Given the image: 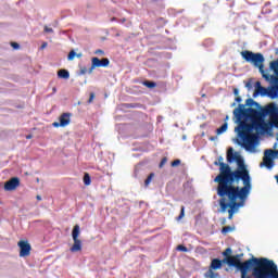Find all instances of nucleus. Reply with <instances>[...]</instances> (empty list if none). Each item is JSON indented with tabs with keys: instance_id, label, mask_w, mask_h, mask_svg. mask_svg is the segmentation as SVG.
<instances>
[{
	"instance_id": "f257e3e1",
	"label": "nucleus",
	"mask_w": 278,
	"mask_h": 278,
	"mask_svg": "<svg viewBox=\"0 0 278 278\" xmlns=\"http://www.w3.org/2000/svg\"><path fill=\"white\" fill-rule=\"evenodd\" d=\"M227 162L231 164L237 162L238 167L231 169L229 164L225 163L223 156H218L214 162V166H219V174L214 178L217 184V197L219 199V207L222 212H227L228 219L233 218L239 207H244L247 199L251 194L253 186L251 185V174L244 164V160L238 152H233V148L227 150Z\"/></svg>"
},
{
	"instance_id": "f03ea898",
	"label": "nucleus",
	"mask_w": 278,
	"mask_h": 278,
	"mask_svg": "<svg viewBox=\"0 0 278 278\" xmlns=\"http://www.w3.org/2000/svg\"><path fill=\"white\" fill-rule=\"evenodd\" d=\"M253 268L252 275L254 278H278L277 264L274 261L262 257H252L239 265L241 275H247Z\"/></svg>"
},
{
	"instance_id": "7ed1b4c3",
	"label": "nucleus",
	"mask_w": 278,
	"mask_h": 278,
	"mask_svg": "<svg viewBox=\"0 0 278 278\" xmlns=\"http://www.w3.org/2000/svg\"><path fill=\"white\" fill-rule=\"evenodd\" d=\"M241 56L243 60H245V62H249L258 68L262 77L266 79V81H278V60L269 63V70H264L265 59L263 53H255L244 50L241 52Z\"/></svg>"
},
{
	"instance_id": "20e7f679",
	"label": "nucleus",
	"mask_w": 278,
	"mask_h": 278,
	"mask_svg": "<svg viewBox=\"0 0 278 278\" xmlns=\"http://www.w3.org/2000/svg\"><path fill=\"white\" fill-rule=\"evenodd\" d=\"M79 225H75L72 230V238L74 240V244L71 247V253H79L81 251V240H79Z\"/></svg>"
},
{
	"instance_id": "39448f33",
	"label": "nucleus",
	"mask_w": 278,
	"mask_h": 278,
	"mask_svg": "<svg viewBox=\"0 0 278 278\" xmlns=\"http://www.w3.org/2000/svg\"><path fill=\"white\" fill-rule=\"evenodd\" d=\"M108 66H110V59H99L97 56H93L91 59V67L89 68L88 73L89 75H92V71H94V68H108Z\"/></svg>"
},
{
	"instance_id": "423d86ee",
	"label": "nucleus",
	"mask_w": 278,
	"mask_h": 278,
	"mask_svg": "<svg viewBox=\"0 0 278 278\" xmlns=\"http://www.w3.org/2000/svg\"><path fill=\"white\" fill-rule=\"evenodd\" d=\"M17 247L20 248V257H29L31 255V244H29V241L21 240L17 242Z\"/></svg>"
},
{
	"instance_id": "0eeeda50",
	"label": "nucleus",
	"mask_w": 278,
	"mask_h": 278,
	"mask_svg": "<svg viewBox=\"0 0 278 278\" xmlns=\"http://www.w3.org/2000/svg\"><path fill=\"white\" fill-rule=\"evenodd\" d=\"M60 122L52 123V127H66L71 125V113H63L59 117Z\"/></svg>"
},
{
	"instance_id": "6e6552de",
	"label": "nucleus",
	"mask_w": 278,
	"mask_h": 278,
	"mask_svg": "<svg viewBox=\"0 0 278 278\" xmlns=\"http://www.w3.org/2000/svg\"><path fill=\"white\" fill-rule=\"evenodd\" d=\"M21 186V179L18 177H13L4 184V190L7 192H12Z\"/></svg>"
},
{
	"instance_id": "1a4fd4ad",
	"label": "nucleus",
	"mask_w": 278,
	"mask_h": 278,
	"mask_svg": "<svg viewBox=\"0 0 278 278\" xmlns=\"http://www.w3.org/2000/svg\"><path fill=\"white\" fill-rule=\"evenodd\" d=\"M240 257H241L240 254H237L235 256H228L224 258V264H228V266H233L235 268L239 269L240 264H242V262L240 261Z\"/></svg>"
},
{
	"instance_id": "9d476101",
	"label": "nucleus",
	"mask_w": 278,
	"mask_h": 278,
	"mask_svg": "<svg viewBox=\"0 0 278 278\" xmlns=\"http://www.w3.org/2000/svg\"><path fill=\"white\" fill-rule=\"evenodd\" d=\"M255 92L253 97H257V94H261V97H266L268 94V89L262 86V83L256 81L255 84Z\"/></svg>"
},
{
	"instance_id": "9b49d317",
	"label": "nucleus",
	"mask_w": 278,
	"mask_h": 278,
	"mask_svg": "<svg viewBox=\"0 0 278 278\" xmlns=\"http://www.w3.org/2000/svg\"><path fill=\"white\" fill-rule=\"evenodd\" d=\"M271 84H275V86L267 89V97H269V99H277V97H278V81H271Z\"/></svg>"
},
{
	"instance_id": "f8f14e48",
	"label": "nucleus",
	"mask_w": 278,
	"mask_h": 278,
	"mask_svg": "<svg viewBox=\"0 0 278 278\" xmlns=\"http://www.w3.org/2000/svg\"><path fill=\"white\" fill-rule=\"evenodd\" d=\"M223 264H225L224 260L213 258L210 268L213 270H220V268H223Z\"/></svg>"
},
{
	"instance_id": "ddd939ff",
	"label": "nucleus",
	"mask_w": 278,
	"mask_h": 278,
	"mask_svg": "<svg viewBox=\"0 0 278 278\" xmlns=\"http://www.w3.org/2000/svg\"><path fill=\"white\" fill-rule=\"evenodd\" d=\"M58 77H59L60 79H68V77H71V73H68L67 70H60V71L58 72Z\"/></svg>"
},
{
	"instance_id": "4468645a",
	"label": "nucleus",
	"mask_w": 278,
	"mask_h": 278,
	"mask_svg": "<svg viewBox=\"0 0 278 278\" xmlns=\"http://www.w3.org/2000/svg\"><path fill=\"white\" fill-rule=\"evenodd\" d=\"M245 105H248V108H250L251 110H253V108H260V103H257L255 100L249 98L245 101Z\"/></svg>"
},
{
	"instance_id": "2eb2a0df",
	"label": "nucleus",
	"mask_w": 278,
	"mask_h": 278,
	"mask_svg": "<svg viewBox=\"0 0 278 278\" xmlns=\"http://www.w3.org/2000/svg\"><path fill=\"white\" fill-rule=\"evenodd\" d=\"M227 128H228V124L224 123L222 127L217 128L216 130L217 136H220V134H225V131H227Z\"/></svg>"
},
{
	"instance_id": "dca6fc26",
	"label": "nucleus",
	"mask_w": 278,
	"mask_h": 278,
	"mask_svg": "<svg viewBox=\"0 0 278 278\" xmlns=\"http://www.w3.org/2000/svg\"><path fill=\"white\" fill-rule=\"evenodd\" d=\"M205 277L206 278H216V277H218V274L214 273V269H211V267H210L205 274Z\"/></svg>"
},
{
	"instance_id": "f3484780",
	"label": "nucleus",
	"mask_w": 278,
	"mask_h": 278,
	"mask_svg": "<svg viewBox=\"0 0 278 278\" xmlns=\"http://www.w3.org/2000/svg\"><path fill=\"white\" fill-rule=\"evenodd\" d=\"M142 84L146 86V88H155L157 86L155 81L150 80H144Z\"/></svg>"
},
{
	"instance_id": "a211bd4d",
	"label": "nucleus",
	"mask_w": 278,
	"mask_h": 278,
	"mask_svg": "<svg viewBox=\"0 0 278 278\" xmlns=\"http://www.w3.org/2000/svg\"><path fill=\"white\" fill-rule=\"evenodd\" d=\"M153 177H155V174L154 173H151L147 179L144 180V186L146 188L149 187V184H151V181H153Z\"/></svg>"
},
{
	"instance_id": "6ab92c4d",
	"label": "nucleus",
	"mask_w": 278,
	"mask_h": 278,
	"mask_svg": "<svg viewBox=\"0 0 278 278\" xmlns=\"http://www.w3.org/2000/svg\"><path fill=\"white\" fill-rule=\"evenodd\" d=\"M91 182H92V180L90 179V174L86 173L84 175V184H85V186H90Z\"/></svg>"
},
{
	"instance_id": "aec40b11",
	"label": "nucleus",
	"mask_w": 278,
	"mask_h": 278,
	"mask_svg": "<svg viewBox=\"0 0 278 278\" xmlns=\"http://www.w3.org/2000/svg\"><path fill=\"white\" fill-rule=\"evenodd\" d=\"M184 216H186V206H181V208H180V214H179V216L176 218V220H181V218H184Z\"/></svg>"
},
{
	"instance_id": "412c9836",
	"label": "nucleus",
	"mask_w": 278,
	"mask_h": 278,
	"mask_svg": "<svg viewBox=\"0 0 278 278\" xmlns=\"http://www.w3.org/2000/svg\"><path fill=\"white\" fill-rule=\"evenodd\" d=\"M75 55H77V53L75 52V50H71L68 55H67V60L71 62L73 60H75Z\"/></svg>"
},
{
	"instance_id": "4be33fe9",
	"label": "nucleus",
	"mask_w": 278,
	"mask_h": 278,
	"mask_svg": "<svg viewBox=\"0 0 278 278\" xmlns=\"http://www.w3.org/2000/svg\"><path fill=\"white\" fill-rule=\"evenodd\" d=\"M229 231H233V227H231V226H225V227L222 229V233H224V235L229 233Z\"/></svg>"
},
{
	"instance_id": "5701e85b",
	"label": "nucleus",
	"mask_w": 278,
	"mask_h": 278,
	"mask_svg": "<svg viewBox=\"0 0 278 278\" xmlns=\"http://www.w3.org/2000/svg\"><path fill=\"white\" fill-rule=\"evenodd\" d=\"M231 253H232L231 248H227V249L223 252V255H224V257H231Z\"/></svg>"
},
{
	"instance_id": "b1692460",
	"label": "nucleus",
	"mask_w": 278,
	"mask_h": 278,
	"mask_svg": "<svg viewBox=\"0 0 278 278\" xmlns=\"http://www.w3.org/2000/svg\"><path fill=\"white\" fill-rule=\"evenodd\" d=\"M176 249L177 251H181L182 253H188V248L186 245L179 244Z\"/></svg>"
},
{
	"instance_id": "393cba45",
	"label": "nucleus",
	"mask_w": 278,
	"mask_h": 278,
	"mask_svg": "<svg viewBox=\"0 0 278 278\" xmlns=\"http://www.w3.org/2000/svg\"><path fill=\"white\" fill-rule=\"evenodd\" d=\"M167 162H168V159L163 157V159L161 160V163H160L159 167H160V168H164V166L166 165Z\"/></svg>"
},
{
	"instance_id": "a878e982",
	"label": "nucleus",
	"mask_w": 278,
	"mask_h": 278,
	"mask_svg": "<svg viewBox=\"0 0 278 278\" xmlns=\"http://www.w3.org/2000/svg\"><path fill=\"white\" fill-rule=\"evenodd\" d=\"M43 31H46V34H53V28H49L48 26H45Z\"/></svg>"
},
{
	"instance_id": "bb28decb",
	"label": "nucleus",
	"mask_w": 278,
	"mask_h": 278,
	"mask_svg": "<svg viewBox=\"0 0 278 278\" xmlns=\"http://www.w3.org/2000/svg\"><path fill=\"white\" fill-rule=\"evenodd\" d=\"M94 54L96 55H104L105 52L103 50H101V49H98V50L94 51Z\"/></svg>"
},
{
	"instance_id": "cd10ccee",
	"label": "nucleus",
	"mask_w": 278,
	"mask_h": 278,
	"mask_svg": "<svg viewBox=\"0 0 278 278\" xmlns=\"http://www.w3.org/2000/svg\"><path fill=\"white\" fill-rule=\"evenodd\" d=\"M179 164H181V161L180 160H175L172 162V166L175 167V166H179Z\"/></svg>"
},
{
	"instance_id": "c85d7f7f",
	"label": "nucleus",
	"mask_w": 278,
	"mask_h": 278,
	"mask_svg": "<svg viewBox=\"0 0 278 278\" xmlns=\"http://www.w3.org/2000/svg\"><path fill=\"white\" fill-rule=\"evenodd\" d=\"M92 101H94V92H91V93H90L88 103H92Z\"/></svg>"
},
{
	"instance_id": "c756f323",
	"label": "nucleus",
	"mask_w": 278,
	"mask_h": 278,
	"mask_svg": "<svg viewBox=\"0 0 278 278\" xmlns=\"http://www.w3.org/2000/svg\"><path fill=\"white\" fill-rule=\"evenodd\" d=\"M88 71H90V70H88V68H86V67H83V68L80 70V75H86V73H88Z\"/></svg>"
},
{
	"instance_id": "7c9ffc66",
	"label": "nucleus",
	"mask_w": 278,
	"mask_h": 278,
	"mask_svg": "<svg viewBox=\"0 0 278 278\" xmlns=\"http://www.w3.org/2000/svg\"><path fill=\"white\" fill-rule=\"evenodd\" d=\"M11 47H13V49H18L21 46L17 42H12Z\"/></svg>"
},
{
	"instance_id": "2f4dec72",
	"label": "nucleus",
	"mask_w": 278,
	"mask_h": 278,
	"mask_svg": "<svg viewBox=\"0 0 278 278\" xmlns=\"http://www.w3.org/2000/svg\"><path fill=\"white\" fill-rule=\"evenodd\" d=\"M235 101L236 103H242V98L240 96H237Z\"/></svg>"
},
{
	"instance_id": "473e14b6",
	"label": "nucleus",
	"mask_w": 278,
	"mask_h": 278,
	"mask_svg": "<svg viewBox=\"0 0 278 278\" xmlns=\"http://www.w3.org/2000/svg\"><path fill=\"white\" fill-rule=\"evenodd\" d=\"M233 94H235V97H239L240 90H238V88H235L233 89Z\"/></svg>"
},
{
	"instance_id": "72a5a7b5",
	"label": "nucleus",
	"mask_w": 278,
	"mask_h": 278,
	"mask_svg": "<svg viewBox=\"0 0 278 278\" xmlns=\"http://www.w3.org/2000/svg\"><path fill=\"white\" fill-rule=\"evenodd\" d=\"M47 48V42H43L42 45H41V49H46Z\"/></svg>"
},
{
	"instance_id": "f704fd0d",
	"label": "nucleus",
	"mask_w": 278,
	"mask_h": 278,
	"mask_svg": "<svg viewBox=\"0 0 278 278\" xmlns=\"http://www.w3.org/2000/svg\"><path fill=\"white\" fill-rule=\"evenodd\" d=\"M36 199H37V201H42V197H40V195H37Z\"/></svg>"
},
{
	"instance_id": "c9c22d12",
	"label": "nucleus",
	"mask_w": 278,
	"mask_h": 278,
	"mask_svg": "<svg viewBox=\"0 0 278 278\" xmlns=\"http://www.w3.org/2000/svg\"><path fill=\"white\" fill-rule=\"evenodd\" d=\"M30 138H31V135L26 136L27 140H30Z\"/></svg>"
},
{
	"instance_id": "e433bc0d",
	"label": "nucleus",
	"mask_w": 278,
	"mask_h": 278,
	"mask_svg": "<svg viewBox=\"0 0 278 278\" xmlns=\"http://www.w3.org/2000/svg\"><path fill=\"white\" fill-rule=\"evenodd\" d=\"M76 58H81V53H79V54H76Z\"/></svg>"
},
{
	"instance_id": "4c0bfd02",
	"label": "nucleus",
	"mask_w": 278,
	"mask_h": 278,
	"mask_svg": "<svg viewBox=\"0 0 278 278\" xmlns=\"http://www.w3.org/2000/svg\"><path fill=\"white\" fill-rule=\"evenodd\" d=\"M211 140H214V137H212Z\"/></svg>"
}]
</instances>
